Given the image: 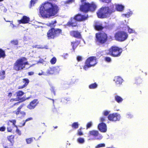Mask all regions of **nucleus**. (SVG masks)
I'll return each mask as SVG.
<instances>
[{
    "label": "nucleus",
    "mask_w": 148,
    "mask_h": 148,
    "mask_svg": "<svg viewBox=\"0 0 148 148\" xmlns=\"http://www.w3.org/2000/svg\"><path fill=\"white\" fill-rule=\"evenodd\" d=\"M77 141L79 143L83 144L84 142V140L83 138H77Z\"/></svg>",
    "instance_id": "nucleus-33"
},
{
    "label": "nucleus",
    "mask_w": 148,
    "mask_h": 148,
    "mask_svg": "<svg viewBox=\"0 0 148 148\" xmlns=\"http://www.w3.org/2000/svg\"><path fill=\"white\" fill-rule=\"evenodd\" d=\"M99 130L102 132H105L107 131V126L106 124L103 123H99L98 125Z\"/></svg>",
    "instance_id": "nucleus-21"
},
{
    "label": "nucleus",
    "mask_w": 148,
    "mask_h": 148,
    "mask_svg": "<svg viewBox=\"0 0 148 148\" xmlns=\"http://www.w3.org/2000/svg\"><path fill=\"white\" fill-rule=\"evenodd\" d=\"M97 63V59L95 57H90L86 60L85 64L83 66V69L85 70H86L88 68L95 66Z\"/></svg>",
    "instance_id": "nucleus-9"
},
{
    "label": "nucleus",
    "mask_w": 148,
    "mask_h": 148,
    "mask_svg": "<svg viewBox=\"0 0 148 148\" xmlns=\"http://www.w3.org/2000/svg\"><path fill=\"white\" fill-rule=\"evenodd\" d=\"M5 56V51L1 49H0V59L1 58H4Z\"/></svg>",
    "instance_id": "nucleus-31"
},
{
    "label": "nucleus",
    "mask_w": 148,
    "mask_h": 148,
    "mask_svg": "<svg viewBox=\"0 0 148 148\" xmlns=\"http://www.w3.org/2000/svg\"><path fill=\"white\" fill-rule=\"evenodd\" d=\"M24 94V92L21 90H18L16 92V98H11L10 100V108H13L15 109L16 106L18 105L21 103L23 102L25 100L29 99L30 97L25 98L23 97L21 98Z\"/></svg>",
    "instance_id": "nucleus-4"
},
{
    "label": "nucleus",
    "mask_w": 148,
    "mask_h": 148,
    "mask_svg": "<svg viewBox=\"0 0 148 148\" xmlns=\"http://www.w3.org/2000/svg\"><path fill=\"white\" fill-rule=\"evenodd\" d=\"M113 80L115 82L116 84L119 86L121 85L123 81V79L119 76L115 77Z\"/></svg>",
    "instance_id": "nucleus-24"
},
{
    "label": "nucleus",
    "mask_w": 148,
    "mask_h": 148,
    "mask_svg": "<svg viewBox=\"0 0 148 148\" xmlns=\"http://www.w3.org/2000/svg\"><path fill=\"white\" fill-rule=\"evenodd\" d=\"M68 54L67 53H66L64 54H63V56L64 57H65L66 56H68Z\"/></svg>",
    "instance_id": "nucleus-56"
},
{
    "label": "nucleus",
    "mask_w": 148,
    "mask_h": 148,
    "mask_svg": "<svg viewBox=\"0 0 148 148\" xmlns=\"http://www.w3.org/2000/svg\"><path fill=\"white\" fill-rule=\"evenodd\" d=\"M114 99L115 100L119 103L121 102L123 100V98L121 97L118 95H116L115 96Z\"/></svg>",
    "instance_id": "nucleus-28"
},
{
    "label": "nucleus",
    "mask_w": 148,
    "mask_h": 148,
    "mask_svg": "<svg viewBox=\"0 0 148 148\" xmlns=\"http://www.w3.org/2000/svg\"><path fill=\"white\" fill-rule=\"evenodd\" d=\"M104 60L106 62H110L112 61V59L109 56L105 57L104 58Z\"/></svg>",
    "instance_id": "nucleus-34"
},
{
    "label": "nucleus",
    "mask_w": 148,
    "mask_h": 148,
    "mask_svg": "<svg viewBox=\"0 0 148 148\" xmlns=\"http://www.w3.org/2000/svg\"><path fill=\"white\" fill-rule=\"evenodd\" d=\"M128 32L130 34L134 32L133 30L132 29L130 28V27H128Z\"/></svg>",
    "instance_id": "nucleus-45"
},
{
    "label": "nucleus",
    "mask_w": 148,
    "mask_h": 148,
    "mask_svg": "<svg viewBox=\"0 0 148 148\" xmlns=\"http://www.w3.org/2000/svg\"><path fill=\"white\" fill-rule=\"evenodd\" d=\"M79 126V124L77 122H75L73 123L71 125V126L74 129H77Z\"/></svg>",
    "instance_id": "nucleus-32"
},
{
    "label": "nucleus",
    "mask_w": 148,
    "mask_h": 148,
    "mask_svg": "<svg viewBox=\"0 0 148 148\" xmlns=\"http://www.w3.org/2000/svg\"><path fill=\"white\" fill-rule=\"evenodd\" d=\"M12 93L10 92L8 93V96L10 97L12 96Z\"/></svg>",
    "instance_id": "nucleus-53"
},
{
    "label": "nucleus",
    "mask_w": 148,
    "mask_h": 148,
    "mask_svg": "<svg viewBox=\"0 0 148 148\" xmlns=\"http://www.w3.org/2000/svg\"><path fill=\"white\" fill-rule=\"evenodd\" d=\"M70 34L72 37L77 39H82L81 33L77 30H72L70 32Z\"/></svg>",
    "instance_id": "nucleus-16"
},
{
    "label": "nucleus",
    "mask_w": 148,
    "mask_h": 148,
    "mask_svg": "<svg viewBox=\"0 0 148 148\" xmlns=\"http://www.w3.org/2000/svg\"><path fill=\"white\" fill-rule=\"evenodd\" d=\"M32 65H31V66H30L29 67V68H30V67H32Z\"/></svg>",
    "instance_id": "nucleus-64"
},
{
    "label": "nucleus",
    "mask_w": 148,
    "mask_h": 148,
    "mask_svg": "<svg viewBox=\"0 0 148 148\" xmlns=\"http://www.w3.org/2000/svg\"><path fill=\"white\" fill-rule=\"evenodd\" d=\"M97 86V84L95 82L90 84L89 86V88L90 89H93L96 88Z\"/></svg>",
    "instance_id": "nucleus-30"
},
{
    "label": "nucleus",
    "mask_w": 148,
    "mask_h": 148,
    "mask_svg": "<svg viewBox=\"0 0 148 148\" xmlns=\"http://www.w3.org/2000/svg\"><path fill=\"white\" fill-rule=\"evenodd\" d=\"M6 21V22H11V21Z\"/></svg>",
    "instance_id": "nucleus-62"
},
{
    "label": "nucleus",
    "mask_w": 148,
    "mask_h": 148,
    "mask_svg": "<svg viewBox=\"0 0 148 148\" xmlns=\"http://www.w3.org/2000/svg\"><path fill=\"white\" fill-rule=\"evenodd\" d=\"M93 27L94 29L97 31L102 30L104 28V27L102 26V24L99 25V23L97 22L95 23Z\"/></svg>",
    "instance_id": "nucleus-22"
},
{
    "label": "nucleus",
    "mask_w": 148,
    "mask_h": 148,
    "mask_svg": "<svg viewBox=\"0 0 148 148\" xmlns=\"http://www.w3.org/2000/svg\"><path fill=\"white\" fill-rule=\"evenodd\" d=\"M54 0H49L45 1L40 7L39 12L43 18H48L55 15L59 10L58 6L53 2Z\"/></svg>",
    "instance_id": "nucleus-1"
},
{
    "label": "nucleus",
    "mask_w": 148,
    "mask_h": 148,
    "mask_svg": "<svg viewBox=\"0 0 148 148\" xmlns=\"http://www.w3.org/2000/svg\"><path fill=\"white\" fill-rule=\"evenodd\" d=\"M30 20V19L29 17L23 16L22 18L20 20H18V21L19 24H25L29 23Z\"/></svg>",
    "instance_id": "nucleus-19"
},
{
    "label": "nucleus",
    "mask_w": 148,
    "mask_h": 148,
    "mask_svg": "<svg viewBox=\"0 0 148 148\" xmlns=\"http://www.w3.org/2000/svg\"><path fill=\"white\" fill-rule=\"evenodd\" d=\"M141 79L140 78H138L135 79V82L136 84L140 83L141 82Z\"/></svg>",
    "instance_id": "nucleus-42"
},
{
    "label": "nucleus",
    "mask_w": 148,
    "mask_h": 148,
    "mask_svg": "<svg viewBox=\"0 0 148 148\" xmlns=\"http://www.w3.org/2000/svg\"><path fill=\"white\" fill-rule=\"evenodd\" d=\"M10 42L13 45H16L18 44V41L17 40H12Z\"/></svg>",
    "instance_id": "nucleus-35"
},
{
    "label": "nucleus",
    "mask_w": 148,
    "mask_h": 148,
    "mask_svg": "<svg viewBox=\"0 0 148 148\" xmlns=\"http://www.w3.org/2000/svg\"><path fill=\"white\" fill-rule=\"evenodd\" d=\"M75 82V81L74 80H72V79H71L67 82H66L64 84V85L65 87H69L70 85L74 83Z\"/></svg>",
    "instance_id": "nucleus-27"
},
{
    "label": "nucleus",
    "mask_w": 148,
    "mask_h": 148,
    "mask_svg": "<svg viewBox=\"0 0 148 148\" xmlns=\"http://www.w3.org/2000/svg\"><path fill=\"white\" fill-rule=\"evenodd\" d=\"M33 119L32 117L29 118L25 120V122H27L28 121L32 120H33Z\"/></svg>",
    "instance_id": "nucleus-51"
},
{
    "label": "nucleus",
    "mask_w": 148,
    "mask_h": 148,
    "mask_svg": "<svg viewBox=\"0 0 148 148\" xmlns=\"http://www.w3.org/2000/svg\"><path fill=\"white\" fill-rule=\"evenodd\" d=\"M38 103L39 101L37 99H34L30 102L27 106V108L30 110L34 109Z\"/></svg>",
    "instance_id": "nucleus-15"
},
{
    "label": "nucleus",
    "mask_w": 148,
    "mask_h": 148,
    "mask_svg": "<svg viewBox=\"0 0 148 148\" xmlns=\"http://www.w3.org/2000/svg\"><path fill=\"white\" fill-rule=\"evenodd\" d=\"M74 0H68V2H72Z\"/></svg>",
    "instance_id": "nucleus-57"
},
{
    "label": "nucleus",
    "mask_w": 148,
    "mask_h": 148,
    "mask_svg": "<svg viewBox=\"0 0 148 148\" xmlns=\"http://www.w3.org/2000/svg\"><path fill=\"white\" fill-rule=\"evenodd\" d=\"M58 127L57 126H55V127H53L55 129L57 128H58Z\"/></svg>",
    "instance_id": "nucleus-61"
},
{
    "label": "nucleus",
    "mask_w": 148,
    "mask_h": 148,
    "mask_svg": "<svg viewBox=\"0 0 148 148\" xmlns=\"http://www.w3.org/2000/svg\"><path fill=\"white\" fill-rule=\"evenodd\" d=\"M83 129V128L81 127L78 130H82Z\"/></svg>",
    "instance_id": "nucleus-58"
},
{
    "label": "nucleus",
    "mask_w": 148,
    "mask_h": 148,
    "mask_svg": "<svg viewBox=\"0 0 148 148\" xmlns=\"http://www.w3.org/2000/svg\"><path fill=\"white\" fill-rule=\"evenodd\" d=\"M127 116H128V118H131L133 116V115L130 114H128Z\"/></svg>",
    "instance_id": "nucleus-54"
},
{
    "label": "nucleus",
    "mask_w": 148,
    "mask_h": 148,
    "mask_svg": "<svg viewBox=\"0 0 148 148\" xmlns=\"http://www.w3.org/2000/svg\"><path fill=\"white\" fill-rule=\"evenodd\" d=\"M124 8V6L121 4L116 5V7L113 4L109 6L102 7L98 10L97 12V15L99 18H108L116 11V10L117 11L121 12L123 10Z\"/></svg>",
    "instance_id": "nucleus-2"
},
{
    "label": "nucleus",
    "mask_w": 148,
    "mask_h": 148,
    "mask_svg": "<svg viewBox=\"0 0 148 148\" xmlns=\"http://www.w3.org/2000/svg\"><path fill=\"white\" fill-rule=\"evenodd\" d=\"M68 27H75L78 26L76 21L73 17H71L66 25Z\"/></svg>",
    "instance_id": "nucleus-14"
},
{
    "label": "nucleus",
    "mask_w": 148,
    "mask_h": 148,
    "mask_svg": "<svg viewBox=\"0 0 148 148\" xmlns=\"http://www.w3.org/2000/svg\"><path fill=\"white\" fill-rule=\"evenodd\" d=\"M92 125V123L91 122H88L86 125V129H88L90 128Z\"/></svg>",
    "instance_id": "nucleus-38"
},
{
    "label": "nucleus",
    "mask_w": 148,
    "mask_h": 148,
    "mask_svg": "<svg viewBox=\"0 0 148 148\" xmlns=\"http://www.w3.org/2000/svg\"><path fill=\"white\" fill-rule=\"evenodd\" d=\"M95 40L99 45H104L108 41L107 34L105 32H99L95 34Z\"/></svg>",
    "instance_id": "nucleus-8"
},
{
    "label": "nucleus",
    "mask_w": 148,
    "mask_h": 148,
    "mask_svg": "<svg viewBox=\"0 0 148 148\" xmlns=\"http://www.w3.org/2000/svg\"><path fill=\"white\" fill-rule=\"evenodd\" d=\"M59 67H54L50 68L46 72V75H52L59 72Z\"/></svg>",
    "instance_id": "nucleus-17"
},
{
    "label": "nucleus",
    "mask_w": 148,
    "mask_h": 148,
    "mask_svg": "<svg viewBox=\"0 0 148 148\" xmlns=\"http://www.w3.org/2000/svg\"><path fill=\"white\" fill-rule=\"evenodd\" d=\"M44 72H42V73H38V75H45V74H44Z\"/></svg>",
    "instance_id": "nucleus-55"
},
{
    "label": "nucleus",
    "mask_w": 148,
    "mask_h": 148,
    "mask_svg": "<svg viewBox=\"0 0 148 148\" xmlns=\"http://www.w3.org/2000/svg\"><path fill=\"white\" fill-rule=\"evenodd\" d=\"M105 146V145L104 143H100L98 144L96 146V147L97 148H98L99 147H104Z\"/></svg>",
    "instance_id": "nucleus-39"
},
{
    "label": "nucleus",
    "mask_w": 148,
    "mask_h": 148,
    "mask_svg": "<svg viewBox=\"0 0 148 148\" xmlns=\"http://www.w3.org/2000/svg\"><path fill=\"white\" fill-rule=\"evenodd\" d=\"M99 135V132L97 130H92L89 132L88 136V137H93L96 138Z\"/></svg>",
    "instance_id": "nucleus-20"
},
{
    "label": "nucleus",
    "mask_w": 148,
    "mask_h": 148,
    "mask_svg": "<svg viewBox=\"0 0 148 148\" xmlns=\"http://www.w3.org/2000/svg\"><path fill=\"white\" fill-rule=\"evenodd\" d=\"M5 71L4 70L0 71V80L4 79L5 77Z\"/></svg>",
    "instance_id": "nucleus-29"
},
{
    "label": "nucleus",
    "mask_w": 148,
    "mask_h": 148,
    "mask_svg": "<svg viewBox=\"0 0 148 148\" xmlns=\"http://www.w3.org/2000/svg\"><path fill=\"white\" fill-rule=\"evenodd\" d=\"M22 82L24 84L23 85L19 86L18 87V89H23L26 87L29 84V81L28 79L25 78L22 79Z\"/></svg>",
    "instance_id": "nucleus-23"
},
{
    "label": "nucleus",
    "mask_w": 148,
    "mask_h": 148,
    "mask_svg": "<svg viewBox=\"0 0 148 148\" xmlns=\"http://www.w3.org/2000/svg\"><path fill=\"white\" fill-rule=\"evenodd\" d=\"M4 0H0V2L3 1Z\"/></svg>",
    "instance_id": "nucleus-63"
},
{
    "label": "nucleus",
    "mask_w": 148,
    "mask_h": 148,
    "mask_svg": "<svg viewBox=\"0 0 148 148\" xmlns=\"http://www.w3.org/2000/svg\"><path fill=\"white\" fill-rule=\"evenodd\" d=\"M71 45L72 46V48L74 50L75 49L77 46L80 43V41L78 40H76L75 42H71Z\"/></svg>",
    "instance_id": "nucleus-26"
},
{
    "label": "nucleus",
    "mask_w": 148,
    "mask_h": 148,
    "mask_svg": "<svg viewBox=\"0 0 148 148\" xmlns=\"http://www.w3.org/2000/svg\"><path fill=\"white\" fill-rule=\"evenodd\" d=\"M88 15L86 16L82 15L81 14H78L75 15L73 18L76 21H84L87 19L88 18Z\"/></svg>",
    "instance_id": "nucleus-13"
},
{
    "label": "nucleus",
    "mask_w": 148,
    "mask_h": 148,
    "mask_svg": "<svg viewBox=\"0 0 148 148\" xmlns=\"http://www.w3.org/2000/svg\"><path fill=\"white\" fill-rule=\"evenodd\" d=\"M16 132L18 134V135H21V132L20 130L17 128H16Z\"/></svg>",
    "instance_id": "nucleus-43"
},
{
    "label": "nucleus",
    "mask_w": 148,
    "mask_h": 148,
    "mask_svg": "<svg viewBox=\"0 0 148 148\" xmlns=\"http://www.w3.org/2000/svg\"><path fill=\"white\" fill-rule=\"evenodd\" d=\"M25 105V104H22L20 105L16 109V110L13 111V112L16 115L21 114L23 115H25L26 113L24 111H21V109Z\"/></svg>",
    "instance_id": "nucleus-18"
},
{
    "label": "nucleus",
    "mask_w": 148,
    "mask_h": 148,
    "mask_svg": "<svg viewBox=\"0 0 148 148\" xmlns=\"http://www.w3.org/2000/svg\"><path fill=\"white\" fill-rule=\"evenodd\" d=\"M27 74L28 75L31 76L34 75V73L33 71H31L28 72Z\"/></svg>",
    "instance_id": "nucleus-49"
},
{
    "label": "nucleus",
    "mask_w": 148,
    "mask_h": 148,
    "mask_svg": "<svg viewBox=\"0 0 148 148\" xmlns=\"http://www.w3.org/2000/svg\"><path fill=\"white\" fill-rule=\"evenodd\" d=\"M16 120L14 119L12 120H9L8 122V126L7 127V131L8 132H12V128L14 127L17 128V126L16 125Z\"/></svg>",
    "instance_id": "nucleus-12"
},
{
    "label": "nucleus",
    "mask_w": 148,
    "mask_h": 148,
    "mask_svg": "<svg viewBox=\"0 0 148 148\" xmlns=\"http://www.w3.org/2000/svg\"><path fill=\"white\" fill-rule=\"evenodd\" d=\"M77 59L78 61L79 62L82 60V57L80 56H77Z\"/></svg>",
    "instance_id": "nucleus-46"
},
{
    "label": "nucleus",
    "mask_w": 148,
    "mask_h": 148,
    "mask_svg": "<svg viewBox=\"0 0 148 148\" xmlns=\"http://www.w3.org/2000/svg\"><path fill=\"white\" fill-rule=\"evenodd\" d=\"M33 141V138H30L26 139V141L27 144H31Z\"/></svg>",
    "instance_id": "nucleus-36"
},
{
    "label": "nucleus",
    "mask_w": 148,
    "mask_h": 148,
    "mask_svg": "<svg viewBox=\"0 0 148 148\" xmlns=\"http://www.w3.org/2000/svg\"><path fill=\"white\" fill-rule=\"evenodd\" d=\"M108 118L111 121H119L121 119V116L117 113H113L110 114L108 116Z\"/></svg>",
    "instance_id": "nucleus-11"
},
{
    "label": "nucleus",
    "mask_w": 148,
    "mask_h": 148,
    "mask_svg": "<svg viewBox=\"0 0 148 148\" xmlns=\"http://www.w3.org/2000/svg\"><path fill=\"white\" fill-rule=\"evenodd\" d=\"M57 23L56 20L51 21L47 24V25L51 27L47 33V37L48 39H53L62 34V30L59 28H55Z\"/></svg>",
    "instance_id": "nucleus-3"
},
{
    "label": "nucleus",
    "mask_w": 148,
    "mask_h": 148,
    "mask_svg": "<svg viewBox=\"0 0 148 148\" xmlns=\"http://www.w3.org/2000/svg\"><path fill=\"white\" fill-rule=\"evenodd\" d=\"M101 121L102 122H103L106 120L105 117H102L100 118Z\"/></svg>",
    "instance_id": "nucleus-50"
},
{
    "label": "nucleus",
    "mask_w": 148,
    "mask_h": 148,
    "mask_svg": "<svg viewBox=\"0 0 148 148\" xmlns=\"http://www.w3.org/2000/svg\"><path fill=\"white\" fill-rule=\"evenodd\" d=\"M101 1L104 3H109L111 2V0H99Z\"/></svg>",
    "instance_id": "nucleus-41"
},
{
    "label": "nucleus",
    "mask_w": 148,
    "mask_h": 148,
    "mask_svg": "<svg viewBox=\"0 0 148 148\" xmlns=\"http://www.w3.org/2000/svg\"><path fill=\"white\" fill-rule=\"evenodd\" d=\"M5 127L4 126H2L0 127V131L4 132L5 130Z\"/></svg>",
    "instance_id": "nucleus-44"
},
{
    "label": "nucleus",
    "mask_w": 148,
    "mask_h": 148,
    "mask_svg": "<svg viewBox=\"0 0 148 148\" xmlns=\"http://www.w3.org/2000/svg\"><path fill=\"white\" fill-rule=\"evenodd\" d=\"M56 62V59L55 57H53L50 60V62L52 64H54Z\"/></svg>",
    "instance_id": "nucleus-37"
},
{
    "label": "nucleus",
    "mask_w": 148,
    "mask_h": 148,
    "mask_svg": "<svg viewBox=\"0 0 148 148\" xmlns=\"http://www.w3.org/2000/svg\"><path fill=\"white\" fill-rule=\"evenodd\" d=\"M26 122H25V121L23 123L22 125L23 126H24L25 125V123Z\"/></svg>",
    "instance_id": "nucleus-59"
},
{
    "label": "nucleus",
    "mask_w": 148,
    "mask_h": 148,
    "mask_svg": "<svg viewBox=\"0 0 148 148\" xmlns=\"http://www.w3.org/2000/svg\"><path fill=\"white\" fill-rule=\"evenodd\" d=\"M113 40V37L112 36H109L108 37V40L111 41Z\"/></svg>",
    "instance_id": "nucleus-48"
},
{
    "label": "nucleus",
    "mask_w": 148,
    "mask_h": 148,
    "mask_svg": "<svg viewBox=\"0 0 148 148\" xmlns=\"http://www.w3.org/2000/svg\"><path fill=\"white\" fill-rule=\"evenodd\" d=\"M36 0H31L30 1V4L31 5L34 4L35 3V1Z\"/></svg>",
    "instance_id": "nucleus-52"
},
{
    "label": "nucleus",
    "mask_w": 148,
    "mask_h": 148,
    "mask_svg": "<svg viewBox=\"0 0 148 148\" xmlns=\"http://www.w3.org/2000/svg\"><path fill=\"white\" fill-rule=\"evenodd\" d=\"M128 35L127 33L124 31H119L115 34L114 37L116 40L122 42L127 39Z\"/></svg>",
    "instance_id": "nucleus-10"
},
{
    "label": "nucleus",
    "mask_w": 148,
    "mask_h": 148,
    "mask_svg": "<svg viewBox=\"0 0 148 148\" xmlns=\"http://www.w3.org/2000/svg\"><path fill=\"white\" fill-rule=\"evenodd\" d=\"M77 136H81L83 135V133L82 130H78L77 133Z\"/></svg>",
    "instance_id": "nucleus-40"
},
{
    "label": "nucleus",
    "mask_w": 148,
    "mask_h": 148,
    "mask_svg": "<svg viewBox=\"0 0 148 148\" xmlns=\"http://www.w3.org/2000/svg\"><path fill=\"white\" fill-rule=\"evenodd\" d=\"M108 52L106 53L107 55L117 58L121 56L123 51L122 48L115 46H112L108 50Z\"/></svg>",
    "instance_id": "nucleus-7"
},
{
    "label": "nucleus",
    "mask_w": 148,
    "mask_h": 148,
    "mask_svg": "<svg viewBox=\"0 0 148 148\" xmlns=\"http://www.w3.org/2000/svg\"><path fill=\"white\" fill-rule=\"evenodd\" d=\"M14 138L15 136L13 135H9L7 136V140L10 143V146H13L15 142L14 140Z\"/></svg>",
    "instance_id": "nucleus-25"
},
{
    "label": "nucleus",
    "mask_w": 148,
    "mask_h": 148,
    "mask_svg": "<svg viewBox=\"0 0 148 148\" xmlns=\"http://www.w3.org/2000/svg\"><path fill=\"white\" fill-rule=\"evenodd\" d=\"M109 112L107 111H104L103 112V114L104 115L107 116L108 115Z\"/></svg>",
    "instance_id": "nucleus-47"
},
{
    "label": "nucleus",
    "mask_w": 148,
    "mask_h": 148,
    "mask_svg": "<svg viewBox=\"0 0 148 148\" xmlns=\"http://www.w3.org/2000/svg\"><path fill=\"white\" fill-rule=\"evenodd\" d=\"M86 0H81L82 3L80 8V11L84 13H87L89 11L93 12L95 11L97 8L96 4L93 3L90 4L86 2Z\"/></svg>",
    "instance_id": "nucleus-6"
},
{
    "label": "nucleus",
    "mask_w": 148,
    "mask_h": 148,
    "mask_svg": "<svg viewBox=\"0 0 148 148\" xmlns=\"http://www.w3.org/2000/svg\"><path fill=\"white\" fill-rule=\"evenodd\" d=\"M26 58L22 57L17 59L13 65V69L16 71H19L25 68V65H28L29 64L27 61Z\"/></svg>",
    "instance_id": "nucleus-5"
},
{
    "label": "nucleus",
    "mask_w": 148,
    "mask_h": 148,
    "mask_svg": "<svg viewBox=\"0 0 148 148\" xmlns=\"http://www.w3.org/2000/svg\"><path fill=\"white\" fill-rule=\"evenodd\" d=\"M3 148H8V147L7 146H3Z\"/></svg>",
    "instance_id": "nucleus-60"
}]
</instances>
